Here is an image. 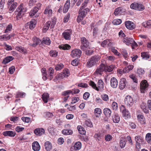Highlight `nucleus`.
<instances>
[{"label":"nucleus","instance_id":"nucleus-14","mask_svg":"<svg viewBox=\"0 0 151 151\" xmlns=\"http://www.w3.org/2000/svg\"><path fill=\"white\" fill-rule=\"evenodd\" d=\"M45 130L42 128H38L34 130V133L38 136H40L44 134L45 133Z\"/></svg>","mask_w":151,"mask_h":151},{"label":"nucleus","instance_id":"nucleus-30","mask_svg":"<svg viewBox=\"0 0 151 151\" xmlns=\"http://www.w3.org/2000/svg\"><path fill=\"white\" fill-rule=\"evenodd\" d=\"M104 114L107 117H109L111 116V111L110 109L108 108H105L103 110Z\"/></svg>","mask_w":151,"mask_h":151},{"label":"nucleus","instance_id":"nucleus-60","mask_svg":"<svg viewBox=\"0 0 151 151\" xmlns=\"http://www.w3.org/2000/svg\"><path fill=\"white\" fill-rule=\"evenodd\" d=\"M104 83L103 81L101 80H99L98 82V86L101 89H102L104 88Z\"/></svg>","mask_w":151,"mask_h":151},{"label":"nucleus","instance_id":"nucleus-26","mask_svg":"<svg viewBox=\"0 0 151 151\" xmlns=\"http://www.w3.org/2000/svg\"><path fill=\"white\" fill-rule=\"evenodd\" d=\"M135 139L136 143L138 145L139 144H142L143 142V138L139 136H136Z\"/></svg>","mask_w":151,"mask_h":151},{"label":"nucleus","instance_id":"nucleus-16","mask_svg":"<svg viewBox=\"0 0 151 151\" xmlns=\"http://www.w3.org/2000/svg\"><path fill=\"white\" fill-rule=\"evenodd\" d=\"M14 36V34H11L10 35L5 34L0 36V40L6 41L9 40L10 38Z\"/></svg>","mask_w":151,"mask_h":151},{"label":"nucleus","instance_id":"nucleus-38","mask_svg":"<svg viewBox=\"0 0 151 151\" xmlns=\"http://www.w3.org/2000/svg\"><path fill=\"white\" fill-rule=\"evenodd\" d=\"M16 49L17 51L21 52H23L24 54L26 53L27 50L24 47L21 46H17L16 47Z\"/></svg>","mask_w":151,"mask_h":151},{"label":"nucleus","instance_id":"nucleus-64","mask_svg":"<svg viewBox=\"0 0 151 151\" xmlns=\"http://www.w3.org/2000/svg\"><path fill=\"white\" fill-rule=\"evenodd\" d=\"M79 100V99L78 97H75L72 98V101L71 102V104H75L78 102Z\"/></svg>","mask_w":151,"mask_h":151},{"label":"nucleus","instance_id":"nucleus-8","mask_svg":"<svg viewBox=\"0 0 151 151\" xmlns=\"http://www.w3.org/2000/svg\"><path fill=\"white\" fill-rule=\"evenodd\" d=\"M120 110L122 111L123 116L125 119H127L130 118V114L128 110L125 108L124 106L122 105L121 106Z\"/></svg>","mask_w":151,"mask_h":151},{"label":"nucleus","instance_id":"nucleus-42","mask_svg":"<svg viewBox=\"0 0 151 151\" xmlns=\"http://www.w3.org/2000/svg\"><path fill=\"white\" fill-rule=\"evenodd\" d=\"M145 139L147 143L151 145V133L147 134L146 135Z\"/></svg>","mask_w":151,"mask_h":151},{"label":"nucleus","instance_id":"nucleus-47","mask_svg":"<svg viewBox=\"0 0 151 151\" xmlns=\"http://www.w3.org/2000/svg\"><path fill=\"white\" fill-rule=\"evenodd\" d=\"M54 73L53 68L51 67L48 70V73L49 74L50 76V80H51L53 78L52 76Z\"/></svg>","mask_w":151,"mask_h":151},{"label":"nucleus","instance_id":"nucleus-6","mask_svg":"<svg viewBox=\"0 0 151 151\" xmlns=\"http://www.w3.org/2000/svg\"><path fill=\"white\" fill-rule=\"evenodd\" d=\"M148 84L146 80L142 81L140 84V88L141 92L144 93L147 90Z\"/></svg>","mask_w":151,"mask_h":151},{"label":"nucleus","instance_id":"nucleus-55","mask_svg":"<svg viewBox=\"0 0 151 151\" xmlns=\"http://www.w3.org/2000/svg\"><path fill=\"white\" fill-rule=\"evenodd\" d=\"M122 22L121 19H115L114 20L113 22V24L115 25H118L120 24Z\"/></svg>","mask_w":151,"mask_h":151},{"label":"nucleus","instance_id":"nucleus-27","mask_svg":"<svg viewBox=\"0 0 151 151\" xmlns=\"http://www.w3.org/2000/svg\"><path fill=\"white\" fill-rule=\"evenodd\" d=\"M50 24L51 22L50 21H48L44 24L42 29V31L43 32H45L47 31L49 28Z\"/></svg>","mask_w":151,"mask_h":151},{"label":"nucleus","instance_id":"nucleus-2","mask_svg":"<svg viewBox=\"0 0 151 151\" xmlns=\"http://www.w3.org/2000/svg\"><path fill=\"white\" fill-rule=\"evenodd\" d=\"M89 11V9L87 8L83 9H81V8L78 12V15L77 20L78 22H79L83 19L87 14V12Z\"/></svg>","mask_w":151,"mask_h":151},{"label":"nucleus","instance_id":"nucleus-7","mask_svg":"<svg viewBox=\"0 0 151 151\" xmlns=\"http://www.w3.org/2000/svg\"><path fill=\"white\" fill-rule=\"evenodd\" d=\"M99 60V56H93L87 62V65L89 66H93L96 65L98 63Z\"/></svg>","mask_w":151,"mask_h":151},{"label":"nucleus","instance_id":"nucleus-25","mask_svg":"<svg viewBox=\"0 0 151 151\" xmlns=\"http://www.w3.org/2000/svg\"><path fill=\"white\" fill-rule=\"evenodd\" d=\"M112 117V120L114 123H118L120 121V117L117 114L113 115Z\"/></svg>","mask_w":151,"mask_h":151},{"label":"nucleus","instance_id":"nucleus-4","mask_svg":"<svg viewBox=\"0 0 151 151\" xmlns=\"http://www.w3.org/2000/svg\"><path fill=\"white\" fill-rule=\"evenodd\" d=\"M7 5L9 8V12L12 13L15 10L17 5V3L14 2V0H9Z\"/></svg>","mask_w":151,"mask_h":151},{"label":"nucleus","instance_id":"nucleus-9","mask_svg":"<svg viewBox=\"0 0 151 151\" xmlns=\"http://www.w3.org/2000/svg\"><path fill=\"white\" fill-rule=\"evenodd\" d=\"M124 100L125 104L127 106H130L133 104V99L131 96H126Z\"/></svg>","mask_w":151,"mask_h":151},{"label":"nucleus","instance_id":"nucleus-5","mask_svg":"<svg viewBox=\"0 0 151 151\" xmlns=\"http://www.w3.org/2000/svg\"><path fill=\"white\" fill-rule=\"evenodd\" d=\"M82 45L81 48L83 50H85L86 49L90 48L89 43L85 37H83L81 39Z\"/></svg>","mask_w":151,"mask_h":151},{"label":"nucleus","instance_id":"nucleus-39","mask_svg":"<svg viewBox=\"0 0 151 151\" xmlns=\"http://www.w3.org/2000/svg\"><path fill=\"white\" fill-rule=\"evenodd\" d=\"M122 9L121 7H118L115 9L114 14L116 16L120 15L122 14Z\"/></svg>","mask_w":151,"mask_h":151},{"label":"nucleus","instance_id":"nucleus-29","mask_svg":"<svg viewBox=\"0 0 151 151\" xmlns=\"http://www.w3.org/2000/svg\"><path fill=\"white\" fill-rule=\"evenodd\" d=\"M141 108L145 113H148L149 112L148 108L147 106L145 104L142 103L141 105Z\"/></svg>","mask_w":151,"mask_h":151},{"label":"nucleus","instance_id":"nucleus-52","mask_svg":"<svg viewBox=\"0 0 151 151\" xmlns=\"http://www.w3.org/2000/svg\"><path fill=\"white\" fill-rule=\"evenodd\" d=\"M138 5V3L134 2L131 4L130 7L131 9L136 10Z\"/></svg>","mask_w":151,"mask_h":151},{"label":"nucleus","instance_id":"nucleus-57","mask_svg":"<svg viewBox=\"0 0 151 151\" xmlns=\"http://www.w3.org/2000/svg\"><path fill=\"white\" fill-rule=\"evenodd\" d=\"M84 123L86 126L88 127H91L93 126L91 122L89 120H86Z\"/></svg>","mask_w":151,"mask_h":151},{"label":"nucleus","instance_id":"nucleus-63","mask_svg":"<svg viewBox=\"0 0 151 151\" xmlns=\"http://www.w3.org/2000/svg\"><path fill=\"white\" fill-rule=\"evenodd\" d=\"M137 72L139 75H142L144 74V70L141 68H139L137 69Z\"/></svg>","mask_w":151,"mask_h":151},{"label":"nucleus","instance_id":"nucleus-53","mask_svg":"<svg viewBox=\"0 0 151 151\" xmlns=\"http://www.w3.org/2000/svg\"><path fill=\"white\" fill-rule=\"evenodd\" d=\"M68 77V76H66L65 75L64 73L63 72L57 75L55 77V78H56V79L58 80V78H63L64 77Z\"/></svg>","mask_w":151,"mask_h":151},{"label":"nucleus","instance_id":"nucleus-17","mask_svg":"<svg viewBox=\"0 0 151 151\" xmlns=\"http://www.w3.org/2000/svg\"><path fill=\"white\" fill-rule=\"evenodd\" d=\"M37 21L34 19H32L30 22L27 23V26H28L30 29H33L35 27Z\"/></svg>","mask_w":151,"mask_h":151},{"label":"nucleus","instance_id":"nucleus-24","mask_svg":"<svg viewBox=\"0 0 151 151\" xmlns=\"http://www.w3.org/2000/svg\"><path fill=\"white\" fill-rule=\"evenodd\" d=\"M123 42L125 43L127 45H128L133 42V40L131 38L127 37L124 39Z\"/></svg>","mask_w":151,"mask_h":151},{"label":"nucleus","instance_id":"nucleus-32","mask_svg":"<svg viewBox=\"0 0 151 151\" xmlns=\"http://www.w3.org/2000/svg\"><path fill=\"white\" fill-rule=\"evenodd\" d=\"M70 46L67 44H62L59 46V48L64 50H69L70 48Z\"/></svg>","mask_w":151,"mask_h":151},{"label":"nucleus","instance_id":"nucleus-56","mask_svg":"<svg viewBox=\"0 0 151 151\" xmlns=\"http://www.w3.org/2000/svg\"><path fill=\"white\" fill-rule=\"evenodd\" d=\"M129 77L132 79L134 82L136 83H137V79L134 74H130Z\"/></svg>","mask_w":151,"mask_h":151},{"label":"nucleus","instance_id":"nucleus-3","mask_svg":"<svg viewBox=\"0 0 151 151\" xmlns=\"http://www.w3.org/2000/svg\"><path fill=\"white\" fill-rule=\"evenodd\" d=\"M113 70L111 67H101L98 68L96 70V72L97 74L101 75L103 72H110Z\"/></svg>","mask_w":151,"mask_h":151},{"label":"nucleus","instance_id":"nucleus-22","mask_svg":"<svg viewBox=\"0 0 151 151\" xmlns=\"http://www.w3.org/2000/svg\"><path fill=\"white\" fill-rule=\"evenodd\" d=\"M70 0H67L65 5L63 9L64 13H66L68 11L70 7Z\"/></svg>","mask_w":151,"mask_h":151},{"label":"nucleus","instance_id":"nucleus-49","mask_svg":"<svg viewBox=\"0 0 151 151\" xmlns=\"http://www.w3.org/2000/svg\"><path fill=\"white\" fill-rule=\"evenodd\" d=\"M58 52L55 50H51L50 52V56L54 57H55L58 55Z\"/></svg>","mask_w":151,"mask_h":151},{"label":"nucleus","instance_id":"nucleus-20","mask_svg":"<svg viewBox=\"0 0 151 151\" xmlns=\"http://www.w3.org/2000/svg\"><path fill=\"white\" fill-rule=\"evenodd\" d=\"M118 81L117 79L114 77H112L110 80L111 86L113 88H116L118 85Z\"/></svg>","mask_w":151,"mask_h":151},{"label":"nucleus","instance_id":"nucleus-45","mask_svg":"<svg viewBox=\"0 0 151 151\" xmlns=\"http://www.w3.org/2000/svg\"><path fill=\"white\" fill-rule=\"evenodd\" d=\"M71 63L73 66H77L80 65V63H79L78 59H75L73 60L71 62Z\"/></svg>","mask_w":151,"mask_h":151},{"label":"nucleus","instance_id":"nucleus-31","mask_svg":"<svg viewBox=\"0 0 151 151\" xmlns=\"http://www.w3.org/2000/svg\"><path fill=\"white\" fill-rule=\"evenodd\" d=\"M45 147L47 151H49L50 150L52 149V144L49 141L46 142L45 143Z\"/></svg>","mask_w":151,"mask_h":151},{"label":"nucleus","instance_id":"nucleus-40","mask_svg":"<svg viewBox=\"0 0 151 151\" xmlns=\"http://www.w3.org/2000/svg\"><path fill=\"white\" fill-rule=\"evenodd\" d=\"M62 132V133L64 135H70L73 133V132L71 130L67 129L63 130Z\"/></svg>","mask_w":151,"mask_h":151},{"label":"nucleus","instance_id":"nucleus-37","mask_svg":"<svg viewBox=\"0 0 151 151\" xmlns=\"http://www.w3.org/2000/svg\"><path fill=\"white\" fill-rule=\"evenodd\" d=\"M94 113L96 117H99L101 114V110L100 108H96L94 110Z\"/></svg>","mask_w":151,"mask_h":151},{"label":"nucleus","instance_id":"nucleus-43","mask_svg":"<svg viewBox=\"0 0 151 151\" xmlns=\"http://www.w3.org/2000/svg\"><path fill=\"white\" fill-rule=\"evenodd\" d=\"M142 25L145 27L147 28H151V20H149L146 22H144L142 23Z\"/></svg>","mask_w":151,"mask_h":151},{"label":"nucleus","instance_id":"nucleus-1","mask_svg":"<svg viewBox=\"0 0 151 151\" xmlns=\"http://www.w3.org/2000/svg\"><path fill=\"white\" fill-rule=\"evenodd\" d=\"M27 11V8L23 6L22 4H20L17 7L15 12L16 14H17L15 17L16 19L19 20L21 19Z\"/></svg>","mask_w":151,"mask_h":151},{"label":"nucleus","instance_id":"nucleus-18","mask_svg":"<svg viewBox=\"0 0 151 151\" xmlns=\"http://www.w3.org/2000/svg\"><path fill=\"white\" fill-rule=\"evenodd\" d=\"M39 10V8H37L36 7H34V9L31 10L30 12L29 15L31 17H37L38 16L37 14V12Z\"/></svg>","mask_w":151,"mask_h":151},{"label":"nucleus","instance_id":"nucleus-12","mask_svg":"<svg viewBox=\"0 0 151 151\" xmlns=\"http://www.w3.org/2000/svg\"><path fill=\"white\" fill-rule=\"evenodd\" d=\"M81 143L80 142H76L74 145L71 148V151H76L77 150H78L81 149Z\"/></svg>","mask_w":151,"mask_h":151},{"label":"nucleus","instance_id":"nucleus-54","mask_svg":"<svg viewBox=\"0 0 151 151\" xmlns=\"http://www.w3.org/2000/svg\"><path fill=\"white\" fill-rule=\"evenodd\" d=\"M89 0H85L84 2L82 4L81 9H83L86 7L88 4Z\"/></svg>","mask_w":151,"mask_h":151},{"label":"nucleus","instance_id":"nucleus-28","mask_svg":"<svg viewBox=\"0 0 151 151\" xmlns=\"http://www.w3.org/2000/svg\"><path fill=\"white\" fill-rule=\"evenodd\" d=\"M14 59V58L11 56H8L5 58L3 60L2 63H3L6 64Z\"/></svg>","mask_w":151,"mask_h":151},{"label":"nucleus","instance_id":"nucleus-44","mask_svg":"<svg viewBox=\"0 0 151 151\" xmlns=\"http://www.w3.org/2000/svg\"><path fill=\"white\" fill-rule=\"evenodd\" d=\"M120 52L124 58H127L128 56V54L127 50L124 49H120Z\"/></svg>","mask_w":151,"mask_h":151},{"label":"nucleus","instance_id":"nucleus-61","mask_svg":"<svg viewBox=\"0 0 151 151\" xmlns=\"http://www.w3.org/2000/svg\"><path fill=\"white\" fill-rule=\"evenodd\" d=\"M25 96V93L18 92L16 96L17 98L24 97Z\"/></svg>","mask_w":151,"mask_h":151},{"label":"nucleus","instance_id":"nucleus-46","mask_svg":"<svg viewBox=\"0 0 151 151\" xmlns=\"http://www.w3.org/2000/svg\"><path fill=\"white\" fill-rule=\"evenodd\" d=\"M133 69V67H125L123 71L124 73H127L132 70Z\"/></svg>","mask_w":151,"mask_h":151},{"label":"nucleus","instance_id":"nucleus-10","mask_svg":"<svg viewBox=\"0 0 151 151\" xmlns=\"http://www.w3.org/2000/svg\"><path fill=\"white\" fill-rule=\"evenodd\" d=\"M81 51L79 49H75L73 50L71 55L73 58H79L81 55Z\"/></svg>","mask_w":151,"mask_h":151},{"label":"nucleus","instance_id":"nucleus-41","mask_svg":"<svg viewBox=\"0 0 151 151\" xmlns=\"http://www.w3.org/2000/svg\"><path fill=\"white\" fill-rule=\"evenodd\" d=\"M141 56L142 58L145 60H147L150 58V56L148 53L146 52H142L141 53Z\"/></svg>","mask_w":151,"mask_h":151},{"label":"nucleus","instance_id":"nucleus-23","mask_svg":"<svg viewBox=\"0 0 151 151\" xmlns=\"http://www.w3.org/2000/svg\"><path fill=\"white\" fill-rule=\"evenodd\" d=\"M3 134L5 136L14 137L15 135V133L11 131H7L3 132Z\"/></svg>","mask_w":151,"mask_h":151},{"label":"nucleus","instance_id":"nucleus-15","mask_svg":"<svg viewBox=\"0 0 151 151\" xmlns=\"http://www.w3.org/2000/svg\"><path fill=\"white\" fill-rule=\"evenodd\" d=\"M32 40L33 42V43H30V45L33 47H35L40 43H41V41L40 39L35 37H33Z\"/></svg>","mask_w":151,"mask_h":151},{"label":"nucleus","instance_id":"nucleus-21","mask_svg":"<svg viewBox=\"0 0 151 151\" xmlns=\"http://www.w3.org/2000/svg\"><path fill=\"white\" fill-rule=\"evenodd\" d=\"M126 84V81L125 78H123L121 79L119 84L120 89H123L125 88Z\"/></svg>","mask_w":151,"mask_h":151},{"label":"nucleus","instance_id":"nucleus-11","mask_svg":"<svg viewBox=\"0 0 151 151\" xmlns=\"http://www.w3.org/2000/svg\"><path fill=\"white\" fill-rule=\"evenodd\" d=\"M71 30L70 29H68L65 31L63 33L62 35L65 40H69L71 39Z\"/></svg>","mask_w":151,"mask_h":151},{"label":"nucleus","instance_id":"nucleus-36","mask_svg":"<svg viewBox=\"0 0 151 151\" xmlns=\"http://www.w3.org/2000/svg\"><path fill=\"white\" fill-rule=\"evenodd\" d=\"M41 43L49 45L51 43V41L50 39L48 37L44 38L41 42Z\"/></svg>","mask_w":151,"mask_h":151},{"label":"nucleus","instance_id":"nucleus-34","mask_svg":"<svg viewBox=\"0 0 151 151\" xmlns=\"http://www.w3.org/2000/svg\"><path fill=\"white\" fill-rule=\"evenodd\" d=\"M126 140L125 139L122 137L120 138V146L122 148H124V147L125 145L126 144Z\"/></svg>","mask_w":151,"mask_h":151},{"label":"nucleus","instance_id":"nucleus-13","mask_svg":"<svg viewBox=\"0 0 151 151\" xmlns=\"http://www.w3.org/2000/svg\"><path fill=\"white\" fill-rule=\"evenodd\" d=\"M125 24L126 27L129 29H133L135 27V25L131 21H126Z\"/></svg>","mask_w":151,"mask_h":151},{"label":"nucleus","instance_id":"nucleus-50","mask_svg":"<svg viewBox=\"0 0 151 151\" xmlns=\"http://www.w3.org/2000/svg\"><path fill=\"white\" fill-rule=\"evenodd\" d=\"M145 7L142 4L138 3V6L136 10L142 11L144 10Z\"/></svg>","mask_w":151,"mask_h":151},{"label":"nucleus","instance_id":"nucleus-59","mask_svg":"<svg viewBox=\"0 0 151 151\" xmlns=\"http://www.w3.org/2000/svg\"><path fill=\"white\" fill-rule=\"evenodd\" d=\"M89 85L96 90L99 91V89L96 87V85L93 81H90L89 83Z\"/></svg>","mask_w":151,"mask_h":151},{"label":"nucleus","instance_id":"nucleus-19","mask_svg":"<svg viewBox=\"0 0 151 151\" xmlns=\"http://www.w3.org/2000/svg\"><path fill=\"white\" fill-rule=\"evenodd\" d=\"M33 150L35 151H39L40 148L38 142L37 141L34 142L32 144Z\"/></svg>","mask_w":151,"mask_h":151},{"label":"nucleus","instance_id":"nucleus-62","mask_svg":"<svg viewBox=\"0 0 151 151\" xmlns=\"http://www.w3.org/2000/svg\"><path fill=\"white\" fill-rule=\"evenodd\" d=\"M112 109L114 110H116L118 108V104L115 102H113L111 105Z\"/></svg>","mask_w":151,"mask_h":151},{"label":"nucleus","instance_id":"nucleus-35","mask_svg":"<svg viewBox=\"0 0 151 151\" xmlns=\"http://www.w3.org/2000/svg\"><path fill=\"white\" fill-rule=\"evenodd\" d=\"M77 128L81 134L83 135H85V134L86 133V131L84 128L82 126H78Z\"/></svg>","mask_w":151,"mask_h":151},{"label":"nucleus","instance_id":"nucleus-51","mask_svg":"<svg viewBox=\"0 0 151 151\" xmlns=\"http://www.w3.org/2000/svg\"><path fill=\"white\" fill-rule=\"evenodd\" d=\"M85 51L86 54L88 55H91L93 52V50L92 49H86L85 50H84Z\"/></svg>","mask_w":151,"mask_h":151},{"label":"nucleus","instance_id":"nucleus-58","mask_svg":"<svg viewBox=\"0 0 151 151\" xmlns=\"http://www.w3.org/2000/svg\"><path fill=\"white\" fill-rule=\"evenodd\" d=\"M45 14H48L49 15H50L52 14V10L49 8H46L44 12Z\"/></svg>","mask_w":151,"mask_h":151},{"label":"nucleus","instance_id":"nucleus-48","mask_svg":"<svg viewBox=\"0 0 151 151\" xmlns=\"http://www.w3.org/2000/svg\"><path fill=\"white\" fill-rule=\"evenodd\" d=\"M12 26L11 24H10L7 27L6 29L4 32L5 33H9V32L11 31L12 29Z\"/></svg>","mask_w":151,"mask_h":151},{"label":"nucleus","instance_id":"nucleus-33","mask_svg":"<svg viewBox=\"0 0 151 151\" xmlns=\"http://www.w3.org/2000/svg\"><path fill=\"white\" fill-rule=\"evenodd\" d=\"M49 97V94L47 93H44L42 95V98L45 103H47Z\"/></svg>","mask_w":151,"mask_h":151}]
</instances>
